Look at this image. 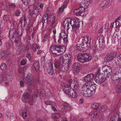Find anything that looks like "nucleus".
<instances>
[{
	"instance_id": "a18cd8bd",
	"label": "nucleus",
	"mask_w": 121,
	"mask_h": 121,
	"mask_svg": "<svg viewBox=\"0 0 121 121\" xmlns=\"http://www.w3.org/2000/svg\"><path fill=\"white\" fill-rule=\"evenodd\" d=\"M6 78L8 81H11L13 79V76L12 75H8L7 76Z\"/></svg>"
},
{
	"instance_id": "69168bd1",
	"label": "nucleus",
	"mask_w": 121,
	"mask_h": 121,
	"mask_svg": "<svg viewBox=\"0 0 121 121\" xmlns=\"http://www.w3.org/2000/svg\"><path fill=\"white\" fill-rule=\"evenodd\" d=\"M27 115L26 112H23L22 114V116L24 118V117L27 116Z\"/></svg>"
},
{
	"instance_id": "9b49d317",
	"label": "nucleus",
	"mask_w": 121,
	"mask_h": 121,
	"mask_svg": "<svg viewBox=\"0 0 121 121\" xmlns=\"http://www.w3.org/2000/svg\"><path fill=\"white\" fill-rule=\"evenodd\" d=\"M85 13L86 14L87 12H85L83 8H82L80 6L78 9L75 10L73 12V13L75 15L77 16H84L86 14H84Z\"/></svg>"
},
{
	"instance_id": "13d9d810",
	"label": "nucleus",
	"mask_w": 121,
	"mask_h": 121,
	"mask_svg": "<svg viewBox=\"0 0 121 121\" xmlns=\"http://www.w3.org/2000/svg\"><path fill=\"white\" fill-rule=\"evenodd\" d=\"M60 36H59V39H58V43H60L61 41L60 40L62 39V38L64 37L62 36H61V33L60 34Z\"/></svg>"
},
{
	"instance_id": "c85d7f7f",
	"label": "nucleus",
	"mask_w": 121,
	"mask_h": 121,
	"mask_svg": "<svg viewBox=\"0 0 121 121\" xmlns=\"http://www.w3.org/2000/svg\"><path fill=\"white\" fill-rule=\"evenodd\" d=\"M44 103L47 105H50L51 106H52L53 107L56 106V103L54 102L51 101L49 100H46L44 101Z\"/></svg>"
},
{
	"instance_id": "b1692460",
	"label": "nucleus",
	"mask_w": 121,
	"mask_h": 121,
	"mask_svg": "<svg viewBox=\"0 0 121 121\" xmlns=\"http://www.w3.org/2000/svg\"><path fill=\"white\" fill-rule=\"evenodd\" d=\"M55 17L53 15H49L48 18V22L49 23H51V26H52L54 22L55 19Z\"/></svg>"
},
{
	"instance_id": "5fc2aeb1",
	"label": "nucleus",
	"mask_w": 121,
	"mask_h": 121,
	"mask_svg": "<svg viewBox=\"0 0 121 121\" xmlns=\"http://www.w3.org/2000/svg\"><path fill=\"white\" fill-rule=\"evenodd\" d=\"M103 4H102V3H101V4L99 6V9L100 10H102L104 9V8H105V7L104 6Z\"/></svg>"
},
{
	"instance_id": "7ed1b4c3",
	"label": "nucleus",
	"mask_w": 121,
	"mask_h": 121,
	"mask_svg": "<svg viewBox=\"0 0 121 121\" xmlns=\"http://www.w3.org/2000/svg\"><path fill=\"white\" fill-rule=\"evenodd\" d=\"M101 68H99L96 72L95 80L97 83L99 84L100 86H107L108 83L105 81L107 77L104 78L102 77V72H100Z\"/></svg>"
},
{
	"instance_id": "412c9836",
	"label": "nucleus",
	"mask_w": 121,
	"mask_h": 121,
	"mask_svg": "<svg viewBox=\"0 0 121 121\" xmlns=\"http://www.w3.org/2000/svg\"><path fill=\"white\" fill-rule=\"evenodd\" d=\"M61 108L65 110V111H68L70 109V105L68 103L65 102L61 106Z\"/></svg>"
},
{
	"instance_id": "f3484780",
	"label": "nucleus",
	"mask_w": 121,
	"mask_h": 121,
	"mask_svg": "<svg viewBox=\"0 0 121 121\" xmlns=\"http://www.w3.org/2000/svg\"><path fill=\"white\" fill-rule=\"evenodd\" d=\"M115 57V55L113 54L106 56L104 60L106 62H108L113 60Z\"/></svg>"
},
{
	"instance_id": "39448f33",
	"label": "nucleus",
	"mask_w": 121,
	"mask_h": 121,
	"mask_svg": "<svg viewBox=\"0 0 121 121\" xmlns=\"http://www.w3.org/2000/svg\"><path fill=\"white\" fill-rule=\"evenodd\" d=\"M77 58L80 62L83 63L86 61H88L90 60L91 57L88 54L80 53L77 55Z\"/></svg>"
},
{
	"instance_id": "c756f323",
	"label": "nucleus",
	"mask_w": 121,
	"mask_h": 121,
	"mask_svg": "<svg viewBox=\"0 0 121 121\" xmlns=\"http://www.w3.org/2000/svg\"><path fill=\"white\" fill-rule=\"evenodd\" d=\"M33 66L36 71H37L39 68V64L38 61H35L33 64Z\"/></svg>"
},
{
	"instance_id": "58836bf2",
	"label": "nucleus",
	"mask_w": 121,
	"mask_h": 121,
	"mask_svg": "<svg viewBox=\"0 0 121 121\" xmlns=\"http://www.w3.org/2000/svg\"><path fill=\"white\" fill-rule=\"evenodd\" d=\"M99 107L98 104L97 103H95L92 104L91 106L92 108L93 109H97Z\"/></svg>"
},
{
	"instance_id": "f704fd0d",
	"label": "nucleus",
	"mask_w": 121,
	"mask_h": 121,
	"mask_svg": "<svg viewBox=\"0 0 121 121\" xmlns=\"http://www.w3.org/2000/svg\"><path fill=\"white\" fill-rule=\"evenodd\" d=\"M48 14L47 13L43 16L42 19V22L43 24L44 23L47 22H48Z\"/></svg>"
},
{
	"instance_id": "de8ad7c7",
	"label": "nucleus",
	"mask_w": 121,
	"mask_h": 121,
	"mask_svg": "<svg viewBox=\"0 0 121 121\" xmlns=\"http://www.w3.org/2000/svg\"><path fill=\"white\" fill-rule=\"evenodd\" d=\"M91 50L93 53H95L98 50V48L96 46H93L91 47Z\"/></svg>"
},
{
	"instance_id": "79ce46f5",
	"label": "nucleus",
	"mask_w": 121,
	"mask_h": 121,
	"mask_svg": "<svg viewBox=\"0 0 121 121\" xmlns=\"http://www.w3.org/2000/svg\"><path fill=\"white\" fill-rule=\"evenodd\" d=\"M79 66H80V65L79 63H78L75 62L74 64L72 66L73 68L74 69L75 68H76L78 67Z\"/></svg>"
},
{
	"instance_id": "f257e3e1",
	"label": "nucleus",
	"mask_w": 121,
	"mask_h": 121,
	"mask_svg": "<svg viewBox=\"0 0 121 121\" xmlns=\"http://www.w3.org/2000/svg\"><path fill=\"white\" fill-rule=\"evenodd\" d=\"M68 83L69 85H65L63 88V91L66 94H70L71 93V94L73 93L74 91L73 90L71 87H73L76 90H78L79 89V86L76 80H70L69 81Z\"/></svg>"
},
{
	"instance_id": "338daca9",
	"label": "nucleus",
	"mask_w": 121,
	"mask_h": 121,
	"mask_svg": "<svg viewBox=\"0 0 121 121\" xmlns=\"http://www.w3.org/2000/svg\"><path fill=\"white\" fill-rule=\"evenodd\" d=\"M20 84L21 86L23 87L24 86V83L23 81L21 80L20 82Z\"/></svg>"
},
{
	"instance_id": "49530a36",
	"label": "nucleus",
	"mask_w": 121,
	"mask_h": 121,
	"mask_svg": "<svg viewBox=\"0 0 121 121\" xmlns=\"http://www.w3.org/2000/svg\"><path fill=\"white\" fill-rule=\"evenodd\" d=\"M29 49V48L28 46L23 45L22 48V50L27 51Z\"/></svg>"
},
{
	"instance_id": "37998d69",
	"label": "nucleus",
	"mask_w": 121,
	"mask_h": 121,
	"mask_svg": "<svg viewBox=\"0 0 121 121\" xmlns=\"http://www.w3.org/2000/svg\"><path fill=\"white\" fill-rule=\"evenodd\" d=\"M0 68L2 70H5L6 68V66L5 64L4 63H2L0 65Z\"/></svg>"
},
{
	"instance_id": "bb28decb",
	"label": "nucleus",
	"mask_w": 121,
	"mask_h": 121,
	"mask_svg": "<svg viewBox=\"0 0 121 121\" xmlns=\"http://www.w3.org/2000/svg\"><path fill=\"white\" fill-rule=\"evenodd\" d=\"M72 21L73 22V23L72 25L71 26L72 27V29L73 30L75 29V28H77V27L79 26V24H78L79 22L77 20H73Z\"/></svg>"
},
{
	"instance_id": "4be33fe9",
	"label": "nucleus",
	"mask_w": 121,
	"mask_h": 121,
	"mask_svg": "<svg viewBox=\"0 0 121 121\" xmlns=\"http://www.w3.org/2000/svg\"><path fill=\"white\" fill-rule=\"evenodd\" d=\"M95 92V91L94 90L93 91L90 89H89L86 91V93H84L82 95L86 97L87 96H90L93 95Z\"/></svg>"
},
{
	"instance_id": "5701e85b",
	"label": "nucleus",
	"mask_w": 121,
	"mask_h": 121,
	"mask_svg": "<svg viewBox=\"0 0 121 121\" xmlns=\"http://www.w3.org/2000/svg\"><path fill=\"white\" fill-rule=\"evenodd\" d=\"M58 47V46L57 45L52 46L50 48L51 51L53 53L57 55Z\"/></svg>"
},
{
	"instance_id": "09e8293b",
	"label": "nucleus",
	"mask_w": 121,
	"mask_h": 121,
	"mask_svg": "<svg viewBox=\"0 0 121 121\" xmlns=\"http://www.w3.org/2000/svg\"><path fill=\"white\" fill-rule=\"evenodd\" d=\"M41 94H42V93H41L40 91V90H39L35 93L34 95L35 96L38 97L39 95H40Z\"/></svg>"
},
{
	"instance_id": "052dcab7",
	"label": "nucleus",
	"mask_w": 121,
	"mask_h": 121,
	"mask_svg": "<svg viewBox=\"0 0 121 121\" xmlns=\"http://www.w3.org/2000/svg\"><path fill=\"white\" fill-rule=\"evenodd\" d=\"M26 64V62L25 59H23L21 62L20 64L22 65H25Z\"/></svg>"
},
{
	"instance_id": "a19ab883",
	"label": "nucleus",
	"mask_w": 121,
	"mask_h": 121,
	"mask_svg": "<svg viewBox=\"0 0 121 121\" xmlns=\"http://www.w3.org/2000/svg\"><path fill=\"white\" fill-rule=\"evenodd\" d=\"M98 114L97 112L95 111L91 115V120L92 121L93 120V119Z\"/></svg>"
},
{
	"instance_id": "0e129e2a",
	"label": "nucleus",
	"mask_w": 121,
	"mask_h": 121,
	"mask_svg": "<svg viewBox=\"0 0 121 121\" xmlns=\"http://www.w3.org/2000/svg\"><path fill=\"white\" fill-rule=\"evenodd\" d=\"M27 24V22H24V23L23 24H22V22L21 23V27L23 28H24Z\"/></svg>"
},
{
	"instance_id": "7c9ffc66",
	"label": "nucleus",
	"mask_w": 121,
	"mask_h": 121,
	"mask_svg": "<svg viewBox=\"0 0 121 121\" xmlns=\"http://www.w3.org/2000/svg\"><path fill=\"white\" fill-rule=\"evenodd\" d=\"M101 3L105 8L109 6L111 3L109 0H105L103 1Z\"/></svg>"
},
{
	"instance_id": "f8f14e48",
	"label": "nucleus",
	"mask_w": 121,
	"mask_h": 121,
	"mask_svg": "<svg viewBox=\"0 0 121 121\" xmlns=\"http://www.w3.org/2000/svg\"><path fill=\"white\" fill-rule=\"evenodd\" d=\"M71 56L69 54L66 55L61 58L60 61L64 63L70 64Z\"/></svg>"
},
{
	"instance_id": "2f4dec72",
	"label": "nucleus",
	"mask_w": 121,
	"mask_h": 121,
	"mask_svg": "<svg viewBox=\"0 0 121 121\" xmlns=\"http://www.w3.org/2000/svg\"><path fill=\"white\" fill-rule=\"evenodd\" d=\"M115 61L117 65L121 66V59L119 57H117L115 58Z\"/></svg>"
},
{
	"instance_id": "6e6552de",
	"label": "nucleus",
	"mask_w": 121,
	"mask_h": 121,
	"mask_svg": "<svg viewBox=\"0 0 121 121\" xmlns=\"http://www.w3.org/2000/svg\"><path fill=\"white\" fill-rule=\"evenodd\" d=\"M101 69L100 72L102 73V71H104L105 73L107 74V78H108L112 73V69L111 67L108 65H106L103 66Z\"/></svg>"
},
{
	"instance_id": "c03bdc74",
	"label": "nucleus",
	"mask_w": 121,
	"mask_h": 121,
	"mask_svg": "<svg viewBox=\"0 0 121 121\" xmlns=\"http://www.w3.org/2000/svg\"><path fill=\"white\" fill-rule=\"evenodd\" d=\"M39 48V47L37 46L36 43H34L33 46V50L34 51H35L37 49Z\"/></svg>"
},
{
	"instance_id": "8fccbe9b",
	"label": "nucleus",
	"mask_w": 121,
	"mask_h": 121,
	"mask_svg": "<svg viewBox=\"0 0 121 121\" xmlns=\"http://www.w3.org/2000/svg\"><path fill=\"white\" fill-rule=\"evenodd\" d=\"M70 119V121H77L76 118L73 116H71Z\"/></svg>"
},
{
	"instance_id": "4d7b16f0",
	"label": "nucleus",
	"mask_w": 121,
	"mask_h": 121,
	"mask_svg": "<svg viewBox=\"0 0 121 121\" xmlns=\"http://www.w3.org/2000/svg\"><path fill=\"white\" fill-rule=\"evenodd\" d=\"M9 15H6L4 16L3 19L4 20L7 21L9 19Z\"/></svg>"
},
{
	"instance_id": "473e14b6",
	"label": "nucleus",
	"mask_w": 121,
	"mask_h": 121,
	"mask_svg": "<svg viewBox=\"0 0 121 121\" xmlns=\"http://www.w3.org/2000/svg\"><path fill=\"white\" fill-rule=\"evenodd\" d=\"M49 68H48L47 70V72L50 75H53L56 72V71L55 70L53 69V68L49 69Z\"/></svg>"
},
{
	"instance_id": "ea45409f",
	"label": "nucleus",
	"mask_w": 121,
	"mask_h": 121,
	"mask_svg": "<svg viewBox=\"0 0 121 121\" xmlns=\"http://www.w3.org/2000/svg\"><path fill=\"white\" fill-rule=\"evenodd\" d=\"M53 65L52 63L50 62L47 64L46 65V68L47 70L48 68H49V69L53 68Z\"/></svg>"
},
{
	"instance_id": "cd10ccee",
	"label": "nucleus",
	"mask_w": 121,
	"mask_h": 121,
	"mask_svg": "<svg viewBox=\"0 0 121 121\" xmlns=\"http://www.w3.org/2000/svg\"><path fill=\"white\" fill-rule=\"evenodd\" d=\"M89 2L85 1L83 3L81 4L80 6L82 8H83L84 10L87 8L89 4Z\"/></svg>"
},
{
	"instance_id": "c9c22d12",
	"label": "nucleus",
	"mask_w": 121,
	"mask_h": 121,
	"mask_svg": "<svg viewBox=\"0 0 121 121\" xmlns=\"http://www.w3.org/2000/svg\"><path fill=\"white\" fill-rule=\"evenodd\" d=\"M67 5V4L66 3H65L63 4V6L61 7L59 9L58 11V13H60L63 11L66 8Z\"/></svg>"
},
{
	"instance_id": "f03ea898",
	"label": "nucleus",
	"mask_w": 121,
	"mask_h": 121,
	"mask_svg": "<svg viewBox=\"0 0 121 121\" xmlns=\"http://www.w3.org/2000/svg\"><path fill=\"white\" fill-rule=\"evenodd\" d=\"M90 39L86 37H82L79 40L77 44V48L81 52H85L86 51L88 48L90 46Z\"/></svg>"
},
{
	"instance_id": "4c0bfd02",
	"label": "nucleus",
	"mask_w": 121,
	"mask_h": 121,
	"mask_svg": "<svg viewBox=\"0 0 121 121\" xmlns=\"http://www.w3.org/2000/svg\"><path fill=\"white\" fill-rule=\"evenodd\" d=\"M60 117V114L59 113H56L53 114L52 115V118L56 119L59 118Z\"/></svg>"
},
{
	"instance_id": "4468645a",
	"label": "nucleus",
	"mask_w": 121,
	"mask_h": 121,
	"mask_svg": "<svg viewBox=\"0 0 121 121\" xmlns=\"http://www.w3.org/2000/svg\"><path fill=\"white\" fill-rule=\"evenodd\" d=\"M118 112H115L114 116L110 118V121H121V118L119 117Z\"/></svg>"
},
{
	"instance_id": "ddd939ff",
	"label": "nucleus",
	"mask_w": 121,
	"mask_h": 121,
	"mask_svg": "<svg viewBox=\"0 0 121 121\" xmlns=\"http://www.w3.org/2000/svg\"><path fill=\"white\" fill-rule=\"evenodd\" d=\"M95 75L93 73H90L86 76L84 78V80L87 82H92V81Z\"/></svg>"
},
{
	"instance_id": "72a5a7b5",
	"label": "nucleus",
	"mask_w": 121,
	"mask_h": 121,
	"mask_svg": "<svg viewBox=\"0 0 121 121\" xmlns=\"http://www.w3.org/2000/svg\"><path fill=\"white\" fill-rule=\"evenodd\" d=\"M14 42L16 45L18 47H19L21 45L22 43L21 42L20 38H18L17 39L15 38Z\"/></svg>"
},
{
	"instance_id": "e433bc0d",
	"label": "nucleus",
	"mask_w": 121,
	"mask_h": 121,
	"mask_svg": "<svg viewBox=\"0 0 121 121\" xmlns=\"http://www.w3.org/2000/svg\"><path fill=\"white\" fill-rule=\"evenodd\" d=\"M73 92L71 94L70 93V94H69L68 95L70 97H71L73 98H76L77 96V93L75 91L73 90Z\"/></svg>"
},
{
	"instance_id": "864d4df0",
	"label": "nucleus",
	"mask_w": 121,
	"mask_h": 121,
	"mask_svg": "<svg viewBox=\"0 0 121 121\" xmlns=\"http://www.w3.org/2000/svg\"><path fill=\"white\" fill-rule=\"evenodd\" d=\"M67 35H66V37H64L63 39L64 41V43L65 44L66 43L68 42V40L67 38Z\"/></svg>"
},
{
	"instance_id": "1a4fd4ad",
	"label": "nucleus",
	"mask_w": 121,
	"mask_h": 121,
	"mask_svg": "<svg viewBox=\"0 0 121 121\" xmlns=\"http://www.w3.org/2000/svg\"><path fill=\"white\" fill-rule=\"evenodd\" d=\"M23 80L26 84L30 85L33 82V77L30 73H29L27 75L26 78Z\"/></svg>"
},
{
	"instance_id": "603ef678",
	"label": "nucleus",
	"mask_w": 121,
	"mask_h": 121,
	"mask_svg": "<svg viewBox=\"0 0 121 121\" xmlns=\"http://www.w3.org/2000/svg\"><path fill=\"white\" fill-rule=\"evenodd\" d=\"M106 107L105 106H102L100 110L102 112L106 110Z\"/></svg>"
},
{
	"instance_id": "a211bd4d",
	"label": "nucleus",
	"mask_w": 121,
	"mask_h": 121,
	"mask_svg": "<svg viewBox=\"0 0 121 121\" xmlns=\"http://www.w3.org/2000/svg\"><path fill=\"white\" fill-rule=\"evenodd\" d=\"M58 55H61L63 53H64L65 50L66 48L65 46L61 45L58 46Z\"/></svg>"
},
{
	"instance_id": "20e7f679",
	"label": "nucleus",
	"mask_w": 121,
	"mask_h": 121,
	"mask_svg": "<svg viewBox=\"0 0 121 121\" xmlns=\"http://www.w3.org/2000/svg\"><path fill=\"white\" fill-rule=\"evenodd\" d=\"M69 65L61 61L60 62H56L54 64V66L56 68L59 69L62 71L64 72L68 70L69 69Z\"/></svg>"
},
{
	"instance_id": "a878e982",
	"label": "nucleus",
	"mask_w": 121,
	"mask_h": 121,
	"mask_svg": "<svg viewBox=\"0 0 121 121\" xmlns=\"http://www.w3.org/2000/svg\"><path fill=\"white\" fill-rule=\"evenodd\" d=\"M116 92L117 93L121 92V83H120L116 85L115 88Z\"/></svg>"
},
{
	"instance_id": "aec40b11",
	"label": "nucleus",
	"mask_w": 121,
	"mask_h": 121,
	"mask_svg": "<svg viewBox=\"0 0 121 121\" xmlns=\"http://www.w3.org/2000/svg\"><path fill=\"white\" fill-rule=\"evenodd\" d=\"M104 38L103 37H101L99 38V47L102 49H103L105 46Z\"/></svg>"
},
{
	"instance_id": "680f3d73",
	"label": "nucleus",
	"mask_w": 121,
	"mask_h": 121,
	"mask_svg": "<svg viewBox=\"0 0 121 121\" xmlns=\"http://www.w3.org/2000/svg\"><path fill=\"white\" fill-rule=\"evenodd\" d=\"M23 95L25 99L28 98L29 96V95L27 93H24Z\"/></svg>"
},
{
	"instance_id": "774afa93",
	"label": "nucleus",
	"mask_w": 121,
	"mask_h": 121,
	"mask_svg": "<svg viewBox=\"0 0 121 121\" xmlns=\"http://www.w3.org/2000/svg\"><path fill=\"white\" fill-rule=\"evenodd\" d=\"M26 56L29 60H31V55L29 54H27L26 55Z\"/></svg>"
},
{
	"instance_id": "6ab92c4d",
	"label": "nucleus",
	"mask_w": 121,
	"mask_h": 121,
	"mask_svg": "<svg viewBox=\"0 0 121 121\" xmlns=\"http://www.w3.org/2000/svg\"><path fill=\"white\" fill-rule=\"evenodd\" d=\"M114 25L116 28H117L119 30L120 27L121 26V16L117 19L114 22Z\"/></svg>"
},
{
	"instance_id": "393cba45",
	"label": "nucleus",
	"mask_w": 121,
	"mask_h": 121,
	"mask_svg": "<svg viewBox=\"0 0 121 121\" xmlns=\"http://www.w3.org/2000/svg\"><path fill=\"white\" fill-rule=\"evenodd\" d=\"M89 86V89L92 90L93 91H95V90L96 89V85L93 82H88Z\"/></svg>"
},
{
	"instance_id": "3c124183",
	"label": "nucleus",
	"mask_w": 121,
	"mask_h": 121,
	"mask_svg": "<svg viewBox=\"0 0 121 121\" xmlns=\"http://www.w3.org/2000/svg\"><path fill=\"white\" fill-rule=\"evenodd\" d=\"M80 66H79L78 67L76 68H75L73 69V71L76 72H79L80 71Z\"/></svg>"
},
{
	"instance_id": "bf43d9fd",
	"label": "nucleus",
	"mask_w": 121,
	"mask_h": 121,
	"mask_svg": "<svg viewBox=\"0 0 121 121\" xmlns=\"http://www.w3.org/2000/svg\"><path fill=\"white\" fill-rule=\"evenodd\" d=\"M22 2L24 5H28L29 3L28 0H24L22 1Z\"/></svg>"
},
{
	"instance_id": "e2e57ef3",
	"label": "nucleus",
	"mask_w": 121,
	"mask_h": 121,
	"mask_svg": "<svg viewBox=\"0 0 121 121\" xmlns=\"http://www.w3.org/2000/svg\"><path fill=\"white\" fill-rule=\"evenodd\" d=\"M20 12L19 10H17L15 14L16 16H19Z\"/></svg>"
},
{
	"instance_id": "2eb2a0df",
	"label": "nucleus",
	"mask_w": 121,
	"mask_h": 121,
	"mask_svg": "<svg viewBox=\"0 0 121 121\" xmlns=\"http://www.w3.org/2000/svg\"><path fill=\"white\" fill-rule=\"evenodd\" d=\"M88 82H86L82 86L80 90V92L82 94L86 93L87 91L89 89V86Z\"/></svg>"
},
{
	"instance_id": "6e6d98bb",
	"label": "nucleus",
	"mask_w": 121,
	"mask_h": 121,
	"mask_svg": "<svg viewBox=\"0 0 121 121\" xmlns=\"http://www.w3.org/2000/svg\"><path fill=\"white\" fill-rule=\"evenodd\" d=\"M4 76V74H2L0 75V83L3 81Z\"/></svg>"
},
{
	"instance_id": "9d476101",
	"label": "nucleus",
	"mask_w": 121,
	"mask_h": 121,
	"mask_svg": "<svg viewBox=\"0 0 121 121\" xmlns=\"http://www.w3.org/2000/svg\"><path fill=\"white\" fill-rule=\"evenodd\" d=\"M111 78L113 81H116L117 82H119L121 81V72H119L115 73L112 74Z\"/></svg>"
},
{
	"instance_id": "0eeeda50",
	"label": "nucleus",
	"mask_w": 121,
	"mask_h": 121,
	"mask_svg": "<svg viewBox=\"0 0 121 121\" xmlns=\"http://www.w3.org/2000/svg\"><path fill=\"white\" fill-rule=\"evenodd\" d=\"M33 9L35 13L34 14L32 13L30 14V17H31V19L33 20V21H34L36 18L37 15H38V13H40L41 10V9L39 7H37L35 5H34Z\"/></svg>"
},
{
	"instance_id": "423d86ee",
	"label": "nucleus",
	"mask_w": 121,
	"mask_h": 121,
	"mask_svg": "<svg viewBox=\"0 0 121 121\" xmlns=\"http://www.w3.org/2000/svg\"><path fill=\"white\" fill-rule=\"evenodd\" d=\"M23 31L21 30L13 28L10 30L9 32V37L13 38L14 37L17 38L22 36Z\"/></svg>"
},
{
	"instance_id": "dca6fc26",
	"label": "nucleus",
	"mask_w": 121,
	"mask_h": 121,
	"mask_svg": "<svg viewBox=\"0 0 121 121\" xmlns=\"http://www.w3.org/2000/svg\"><path fill=\"white\" fill-rule=\"evenodd\" d=\"M72 21H71V19L69 18H68L67 19H66L64 21V23L63 25V27L64 28L66 27L68 28L67 30H69V24L71 25V22Z\"/></svg>"
}]
</instances>
